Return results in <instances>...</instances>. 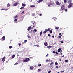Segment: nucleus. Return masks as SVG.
Segmentation results:
<instances>
[{"label": "nucleus", "mask_w": 73, "mask_h": 73, "mask_svg": "<svg viewBox=\"0 0 73 73\" xmlns=\"http://www.w3.org/2000/svg\"><path fill=\"white\" fill-rule=\"evenodd\" d=\"M30 59L29 58H26L23 61V62H27L28 61H29Z\"/></svg>", "instance_id": "obj_1"}, {"label": "nucleus", "mask_w": 73, "mask_h": 73, "mask_svg": "<svg viewBox=\"0 0 73 73\" xmlns=\"http://www.w3.org/2000/svg\"><path fill=\"white\" fill-rule=\"evenodd\" d=\"M67 3L69 4V5L68 6L69 8H70L71 7H72V2H67Z\"/></svg>", "instance_id": "obj_2"}, {"label": "nucleus", "mask_w": 73, "mask_h": 73, "mask_svg": "<svg viewBox=\"0 0 73 73\" xmlns=\"http://www.w3.org/2000/svg\"><path fill=\"white\" fill-rule=\"evenodd\" d=\"M65 9V7L64 5H62L61 7V11H64Z\"/></svg>", "instance_id": "obj_3"}, {"label": "nucleus", "mask_w": 73, "mask_h": 73, "mask_svg": "<svg viewBox=\"0 0 73 73\" xmlns=\"http://www.w3.org/2000/svg\"><path fill=\"white\" fill-rule=\"evenodd\" d=\"M19 4V3L18 2H15L14 3V4L13 5L15 7H16V6H17V5Z\"/></svg>", "instance_id": "obj_4"}, {"label": "nucleus", "mask_w": 73, "mask_h": 73, "mask_svg": "<svg viewBox=\"0 0 73 73\" xmlns=\"http://www.w3.org/2000/svg\"><path fill=\"white\" fill-rule=\"evenodd\" d=\"M44 0H39L37 1L38 3H41V2H42V1H43Z\"/></svg>", "instance_id": "obj_5"}, {"label": "nucleus", "mask_w": 73, "mask_h": 73, "mask_svg": "<svg viewBox=\"0 0 73 73\" xmlns=\"http://www.w3.org/2000/svg\"><path fill=\"white\" fill-rule=\"evenodd\" d=\"M8 9H4V8H2V9H1V11H2V10L7 11V10H8Z\"/></svg>", "instance_id": "obj_6"}, {"label": "nucleus", "mask_w": 73, "mask_h": 73, "mask_svg": "<svg viewBox=\"0 0 73 73\" xmlns=\"http://www.w3.org/2000/svg\"><path fill=\"white\" fill-rule=\"evenodd\" d=\"M56 5H60V3L58 1H56Z\"/></svg>", "instance_id": "obj_7"}, {"label": "nucleus", "mask_w": 73, "mask_h": 73, "mask_svg": "<svg viewBox=\"0 0 73 73\" xmlns=\"http://www.w3.org/2000/svg\"><path fill=\"white\" fill-rule=\"evenodd\" d=\"M27 5L24 4L23 3L22 4V7H25Z\"/></svg>", "instance_id": "obj_8"}, {"label": "nucleus", "mask_w": 73, "mask_h": 73, "mask_svg": "<svg viewBox=\"0 0 73 73\" xmlns=\"http://www.w3.org/2000/svg\"><path fill=\"white\" fill-rule=\"evenodd\" d=\"M2 39L3 40V41H4L5 40V36H4L2 37Z\"/></svg>", "instance_id": "obj_9"}, {"label": "nucleus", "mask_w": 73, "mask_h": 73, "mask_svg": "<svg viewBox=\"0 0 73 73\" xmlns=\"http://www.w3.org/2000/svg\"><path fill=\"white\" fill-rule=\"evenodd\" d=\"M30 69L31 70H32L33 69V66H31L30 67Z\"/></svg>", "instance_id": "obj_10"}, {"label": "nucleus", "mask_w": 73, "mask_h": 73, "mask_svg": "<svg viewBox=\"0 0 73 73\" xmlns=\"http://www.w3.org/2000/svg\"><path fill=\"white\" fill-rule=\"evenodd\" d=\"M5 57H3L2 58V61H3V62H4V61H5Z\"/></svg>", "instance_id": "obj_11"}, {"label": "nucleus", "mask_w": 73, "mask_h": 73, "mask_svg": "<svg viewBox=\"0 0 73 73\" xmlns=\"http://www.w3.org/2000/svg\"><path fill=\"white\" fill-rule=\"evenodd\" d=\"M35 6L34 5H31L30 6V7L31 8H34V7H35Z\"/></svg>", "instance_id": "obj_12"}, {"label": "nucleus", "mask_w": 73, "mask_h": 73, "mask_svg": "<svg viewBox=\"0 0 73 73\" xmlns=\"http://www.w3.org/2000/svg\"><path fill=\"white\" fill-rule=\"evenodd\" d=\"M18 16L17 15H16L14 17V19H16V18H17Z\"/></svg>", "instance_id": "obj_13"}, {"label": "nucleus", "mask_w": 73, "mask_h": 73, "mask_svg": "<svg viewBox=\"0 0 73 73\" xmlns=\"http://www.w3.org/2000/svg\"><path fill=\"white\" fill-rule=\"evenodd\" d=\"M61 50V48H59L57 50L58 52H60V50Z\"/></svg>", "instance_id": "obj_14"}, {"label": "nucleus", "mask_w": 73, "mask_h": 73, "mask_svg": "<svg viewBox=\"0 0 73 73\" xmlns=\"http://www.w3.org/2000/svg\"><path fill=\"white\" fill-rule=\"evenodd\" d=\"M44 45H45L46 46L48 45V44H47V42H46L44 43Z\"/></svg>", "instance_id": "obj_15"}, {"label": "nucleus", "mask_w": 73, "mask_h": 73, "mask_svg": "<svg viewBox=\"0 0 73 73\" xmlns=\"http://www.w3.org/2000/svg\"><path fill=\"white\" fill-rule=\"evenodd\" d=\"M53 31V29H51L50 31V33H52V31Z\"/></svg>", "instance_id": "obj_16"}, {"label": "nucleus", "mask_w": 73, "mask_h": 73, "mask_svg": "<svg viewBox=\"0 0 73 73\" xmlns=\"http://www.w3.org/2000/svg\"><path fill=\"white\" fill-rule=\"evenodd\" d=\"M34 46H37L38 48L39 47V45H34Z\"/></svg>", "instance_id": "obj_17"}, {"label": "nucleus", "mask_w": 73, "mask_h": 73, "mask_svg": "<svg viewBox=\"0 0 73 73\" xmlns=\"http://www.w3.org/2000/svg\"><path fill=\"white\" fill-rule=\"evenodd\" d=\"M47 48H52V46H47Z\"/></svg>", "instance_id": "obj_18"}, {"label": "nucleus", "mask_w": 73, "mask_h": 73, "mask_svg": "<svg viewBox=\"0 0 73 73\" xmlns=\"http://www.w3.org/2000/svg\"><path fill=\"white\" fill-rule=\"evenodd\" d=\"M52 5V4H51V3H50V4H48V6L49 7H50V5Z\"/></svg>", "instance_id": "obj_19"}, {"label": "nucleus", "mask_w": 73, "mask_h": 73, "mask_svg": "<svg viewBox=\"0 0 73 73\" xmlns=\"http://www.w3.org/2000/svg\"><path fill=\"white\" fill-rule=\"evenodd\" d=\"M9 49H12V46H9Z\"/></svg>", "instance_id": "obj_20"}, {"label": "nucleus", "mask_w": 73, "mask_h": 73, "mask_svg": "<svg viewBox=\"0 0 73 73\" xmlns=\"http://www.w3.org/2000/svg\"><path fill=\"white\" fill-rule=\"evenodd\" d=\"M64 3H66L67 2V1L66 0H64Z\"/></svg>", "instance_id": "obj_21"}, {"label": "nucleus", "mask_w": 73, "mask_h": 73, "mask_svg": "<svg viewBox=\"0 0 73 73\" xmlns=\"http://www.w3.org/2000/svg\"><path fill=\"white\" fill-rule=\"evenodd\" d=\"M31 27H29L28 28V31H29V30L31 29Z\"/></svg>", "instance_id": "obj_22"}, {"label": "nucleus", "mask_w": 73, "mask_h": 73, "mask_svg": "<svg viewBox=\"0 0 73 73\" xmlns=\"http://www.w3.org/2000/svg\"><path fill=\"white\" fill-rule=\"evenodd\" d=\"M15 55H13L12 56V58H14V57H15Z\"/></svg>", "instance_id": "obj_23"}, {"label": "nucleus", "mask_w": 73, "mask_h": 73, "mask_svg": "<svg viewBox=\"0 0 73 73\" xmlns=\"http://www.w3.org/2000/svg\"><path fill=\"white\" fill-rule=\"evenodd\" d=\"M33 31H34V32H37V30L36 29H34Z\"/></svg>", "instance_id": "obj_24"}, {"label": "nucleus", "mask_w": 73, "mask_h": 73, "mask_svg": "<svg viewBox=\"0 0 73 73\" xmlns=\"http://www.w3.org/2000/svg\"><path fill=\"white\" fill-rule=\"evenodd\" d=\"M24 7H21L20 8V9H24Z\"/></svg>", "instance_id": "obj_25"}, {"label": "nucleus", "mask_w": 73, "mask_h": 73, "mask_svg": "<svg viewBox=\"0 0 73 73\" xmlns=\"http://www.w3.org/2000/svg\"><path fill=\"white\" fill-rule=\"evenodd\" d=\"M55 29H59V27H55Z\"/></svg>", "instance_id": "obj_26"}, {"label": "nucleus", "mask_w": 73, "mask_h": 73, "mask_svg": "<svg viewBox=\"0 0 73 73\" xmlns=\"http://www.w3.org/2000/svg\"><path fill=\"white\" fill-rule=\"evenodd\" d=\"M55 64L56 65H58V63H57V62H55Z\"/></svg>", "instance_id": "obj_27"}, {"label": "nucleus", "mask_w": 73, "mask_h": 73, "mask_svg": "<svg viewBox=\"0 0 73 73\" xmlns=\"http://www.w3.org/2000/svg\"><path fill=\"white\" fill-rule=\"evenodd\" d=\"M10 6V5L9 4V3H8L7 5V7H9Z\"/></svg>", "instance_id": "obj_28"}, {"label": "nucleus", "mask_w": 73, "mask_h": 73, "mask_svg": "<svg viewBox=\"0 0 73 73\" xmlns=\"http://www.w3.org/2000/svg\"><path fill=\"white\" fill-rule=\"evenodd\" d=\"M15 21H17V19H16L14 20Z\"/></svg>", "instance_id": "obj_29"}, {"label": "nucleus", "mask_w": 73, "mask_h": 73, "mask_svg": "<svg viewBox=\"0 0 73 73\" xmlns=\"http://www.w3.org/2000/svg\"><path fill=\"white\" fill-rule=\"evenodd\" d=\"M38 66H41V64H39L38 65Z\"/></svg>", "instance_id": "obj_30"}, {"label": "nucleus", "mask_w": 73, "mask_h": 73, "mask_svg": "<svg viewBox=\"0 0 73 73\" xmlns=\"http://www.w3.org/2000/svg\"><path fill=\"white\" fill-rule=\"evenodd\" d=\"M41 69H38V72H40L41 71Z\"/></svg>", "instance_id": "obj_31"}, {"label": "nucleus", "mask_w": 73, "mask_h": 73, "mask_svg": "<svg viewBox=\"0 0 73 73\" xmlns=\"http://www.w3.org/2000/svg\"><path fill=\"white\" fill-rule=\"evenodd\" d=\"M27 40H25L24 42L25 43H26V42H27Z\"/></svg>", "instance_id": "obj_32"}, {"label": "nucleus", "mask_w": 73, "mask_h": 73, "mask_svg": "<svg viewBox=\"0 0 73 73\" xmlns=\"http://www.w3.org/2000/svg\"><path fill=\"white\" fill-rule=\"evenodd\" d=\"M46 61H50V60L47 59L46 60Z\"/></svg>", "instance_id": "obj_33"}, {"label": "nucleus", "mask_w": 73, "mask_h": 73, "mask_svg": "<svg viewBox=\"0 0 73 73\" xmlns=\"http://www.w3.org/2000/svg\"><path fill=\"white\" fill-rule=\"evenodd\" d=\"M46 31H45L43 32V33H44V34H45V33H46Z\"/></svg>", "instance_id": "obj_34"}, {"label": "nucleus", "mask_w": 73, "mask_h": 73, "mask_svg": "<svg viewBox=\"0 0 73 73\" xmlns=\"http://www.w3.org/2000/svg\"><path fill=\"white\" fill-rule=\"evenodd\" d=\"M53 64V62H51V64H50V65H52Z\"/></svg>", "instance_id": "obj_35"}, {"label": "nucleus", "mask_w": 73, "mask_h": 73, "mask_svg": "<svg viewBox=\"0 0 73 73\" xmlns=\"http://www.w3.org/2000/svg\"><path fill=\"white\" fill-rule=\"evenodd\" d=\"M17 64H18V63H16L15 64H14V65H17Z\"/></svg>", "instance_id": "obj_36"}, {"label": "nucleus", "mask_w": 73, "mask_h": 73, "mask_svg": "<svg viewBox=\"0 0 73 73\" xmlns=\"http://www.w3.org/2000/svg\"><path fill=\"white\" fill-rule=\"evenodd\" d=\"M35 14L34 13H33L32 15V16H35Z\"/></svg>", "instance_id": "obj_37"}, {"label": "nucleus", "mask_w": 73, "mask_h": 73, "mask_svg": "<svg viewBox=\"0 0 73 73\" xmlns=\"http://www.w3.org/2000/svg\"><path fill=\"white\" fill-rule=\"evenodd\" d=\"M50 31V29L49 28L47 30H46V31Z\"/></svg>", "instance_id": "obj_38"}, {"label": "nucleus", "mask_w": 73, "mask_h": 73, "mask_svg": "<svg viewBox=\"0 0 73 73\" xmlns=\"http://www.w3.org/2000/svg\"><path fill=\"white\" fill-rule=\"evenodd\" d=\"M68 62V60H65V62Z\"/></svg>", "instance_id": "obj_39"}, {"label": "nucleus", "mask_w": 73, "mask_h": 73, "mask_svg": "<svg viewBox=\"0 0 73 73\" xmlns=\"http://www.w3.org/2000/svg\"><path fill=\"white\" fill-rule=\"evenodd\" d=\"M69 1H68V2H72V0H68Z\"/></svg>", "instance_id": "obj_40"}, {"label": "nucleus", "mask_w": 73, "mask_h": 73, "mask_svg": "<svg viewBox=\"0 0 73 73\" xmlns=\"http://www.w3.org/2000/svg\"><path fill=\"white\" fill-rule=\"evenodd\" d=\"M52 53H56V51H53L52 52Z\"/></svg>", "instance_id": "obj_41"}, {"label": "nucleus", "mask_w": 73, "mask_h": 73, "mask_svg": "<svg viewBox=\"0 0 73 73\" xmlns=\"http://www.w3.org/2000/svg\"><path fill=\"white\" fill-rule=\"evenodd\" d=\"M51 73V71L50 70L48 72V73Z\"/></svg>", "instance_id": "obj_42"}, {"label": "nucleus", "mask_w": 73, "mask_h": 73, "mask_svg": "<svg viewBox=\"0 0 73 73\" xmlns=\"http://www.w3.org/2000/svg\"><path fill=\"white\" fill-rule=\"evenodd\" d=\"M60 42L62 43V44H63L64 43V42L62 41H61Z\"/></svg>", "instance_id": "obj_43"}, {"label": "nucleus", "mask_w": 73, "mask_h": 73, "mask_svg": "<svg viewBox=\"0 0 73 73\" xmlns=\"http://www.w3.org/2000/svg\"><path fill=\"white\" fill-rule=\"evenodd\" d=\"M60 72H61V73H64V71H61Z\"/></svg>", "instance_id": "obj_44"}, {"label": "nucleus", "mask_w": 73, "mask_h": 73, "mask_svg": "<svg viewBox=\"0 0 73 73\" xmlns=\"http://www.w3.org/2000/svg\"><path fill=\"white\" fill-rule=\"evenodd\" d=\"M28 38H31V37L29 36H28Z\"/></svg>", "instance_id": "obj_45"}, {"label": "nucleus", "mask_w": 73, "mask_h": 73, "mask_svg": "<svg viewBox=\"0 0 73 73\" xmlns=\"http://www.w3.org/2000/svg\"><path fill=\"white\" fill-rule=\"evenodd\" d=\"M48 37H50V34H48Z\"/></svg>", "instance_id": "obj_46"}, {"label": "nucleus", "mask_w": 73, "mask_h": 73, "mask_svg": "<svg viewBox=\"0 0 73 73\" xmlns=\"http://www.w3.org/2000/svg\"><path fill=\"white\" fill-rule=\"evenodd\" d=\"M57 20V18H55L54 19L55 21H56Z\"/></svg>", "instance_id": "obj_47"}, {"label": "nucleus", "mask_w": 73, "mask_h": 73, "mask_svg": "<svg viewBox=\"0 0 73 73\" xmlns=\"http://www.w3.org/2000/svg\"><path fill=\"white\" fill-rule=\"evenodd\" d=\"M18 45L19 46H20V45H21V44H20V43H19Z\"/></svg>", "instance_id": "obj_48"}, {"label": "nucleus", "mask_w": 73, "mask_h": 73, "mask_svg": "<svg viewBox=\"0 0 73 73\" xmlns=\"http://www.w3.org/2000/svg\"><path fill=\"white\" fill-rule=\"evenodd\" d=\"M58 66H57L56 68H57V69H58Z\"/></svg>", "instance_id": "obj_49"}, {"label": "nucleus", "mask_w": 73, "mask_h": 73, "mask_svg": "<svg viewBox=\"0 0 73 73\" xmlns=\"http://www.w3.org/2000/svg\"><path fill=\"white\" fill-rule=\"evenodd\" d=\"M48 55H49V54H47V55H46V57H47L48 56Z\"/></svg>", "instance_id": "obj_50"}, {"label": "nucleus", "mask_w": 73, "mask_h": 73, "mask_svg": "<svg viewBox=\"0 0 73 73\" xmlns=\"http://www.w3.org/2000/svg\"><path fill=\"white\" fill-rule=\"evenodd\" d=\"M65 11L66 12H67V9H65Z\"/></svg>", "instance_id": "obj_51"}, {"label": "nucleus", "mask_w": 73, "mask_h": 73, "mask_svg": "<svg viewBox=\"0 0 73 73\" xmlns=\"http://www.w3.org/2000/svg\"><path fill=\"white\" fill-rule=\"evenodd\" d=\"M56 54H57V55H58V53H57V52H56Z\"/></svg>", "instance_id": "obj_52"}, {"label": "nucleus", "mask_w": 73, "mask_h": 73, "mask_svg": "<svg viewBox=\"0 0 73 73\" xmlns=\"http://www.w3.org/2000/svg\"><path fill=\"white\" fill-rule=\"evenodd\" d=\"M39 16H42V14H39Z\"/></svg>", "instance_id": "obj_53"}, {"label": "nucleus", "mask_w": 73, "mask_h": 73, "mask_svg": "<svg viewBox=\"0 0 73 73\" xmlns=\"http://www.w3.org/2000/svg\"><path fill=\"white\" fill-rule=\"evenodd\" d=\"M40 33H41V34H42V31H41L40 32Z\"/></svg>", "instance_id": "obj_54"}, {"label": "nucleus", "mask_w": 73, "mask_h": 73, "mask_svg": "<svg viewBox=\"0 0 73 73\" xmlns=\"http://www.w3.org/2000/svg\"><path fill=\"white\" fill-rule=\"evenodd\" d=\"M24 13V11H23L22 13Z\"/></svg>", "instance_id": "obj_55"}, {"label": "nucleus", "mask_w": 73, "mask_h": 73, "mask_svg": "<svg viewBox=\"0 0 73 73\" xmlns=\"http://www.w3.org/2000/svg\"><path fill=\"white\" fill-rule=\"evenodd\" d=\"M32 24H34V22H33V21H32Z\"/></svg>", "instance_id": "obj_56"}, {"label": "nucleus", "mask_w": 73, "mask_h": 73, "mask_svg": "<svg viewBox=\"0 0 73 73\" xmlns=\"http://www.w3.org/2000/svg\"><path fill=\"white\" fill-rule=\"evenodd\" d=\"M45 31H46V32H47V31H47V30H46V29H45Z\"/></svg>", "instance_id": "obj_57"}, {"label": "nucleus", "mask_w": 73, "mask_h": 73, "mask_svg": "<svg viewBox=\"0 0 73 73\" xmlns=\"http://www.w3.org/2000/svg\"><path fill=\"white\" fill-rule=\"evenodd\" d=\"M59 35H61V33H59Z\"/></svg>", "instance_id": "obj_58"}, {"label": "nucleus", "mask_w": 73, "mask_h": 73, "mask_svg": "<svg viewBox=\"0 0 73 73\" xmlns=\"http://www.w3.org/2000/svg\"><path fill=\"white\" fill-rule=\"evenodd\" d=\"M61 54V55H62V53H60Z\"/></svg>", "instance_id": "obj_59"}, {"label": "nucleus", "mask_w": 73, "mask_h": 73, "mask_svg": "<svg viewBox=\"0 0 73 73\" xmlns=\"http://www.w3.org/2000/svg\"><path fill=\"white\" fill-rule=\"evenodd\" d=\"M40 36H41V34L40 33Z\"/></svg>", "instance_id": "obj_60"}, {"label": "nucleus", "mask_w": 73, "mask_h": 73, "mask_svg": "<svg viewBox=\"0 0 73 73\" xmlns=\"http://www.w3.org/2000/svg\"><path fill=\"white\" fill-rule=\"evenodd\" d=\"M64 57V55H63L62 57Z\"/></svg>", "instance_id": "obj_61"}, {"label": "nucleus", "mask_w": 73, "mask_h": 73, "mask_svg": "<svg viewBox=\"0 0 73 73\" xmlns=\"http://www.w3.org/2000/svg\"><path fill=\"white\" fill-rule=\"evenodd\" d=\"M54 19V17L52 18V19Z\"/></svg>", "instance_id": "obj_62"}, {"label": "nucleus", "mask_w": 73, "mask_h": 73, "mask_svg": "<svg viewBox=\"0 0 73 73\" xmlns=\"http://www.w3.org/2000/svg\"><path fill=\"white\" fill-rule=\"evenodd\" d=\"M54 36H52V37H53V38H54Z\"/></svg>", "instance_id": "obj_63"}, {"label": "nucleus", "mask_w": 73, "mask_h": 73, "mask_svg": "<svg viewBox=\"0 0 73 73\" xmlns=\"http://www.w3.org/2000/svg\"><path fill=\"white\" fill-rule=\"evenodd\" d=\"M60 61H61V60L60 59Z\"/></svg>", "instance_id": "obj_64"}]
</instances>
